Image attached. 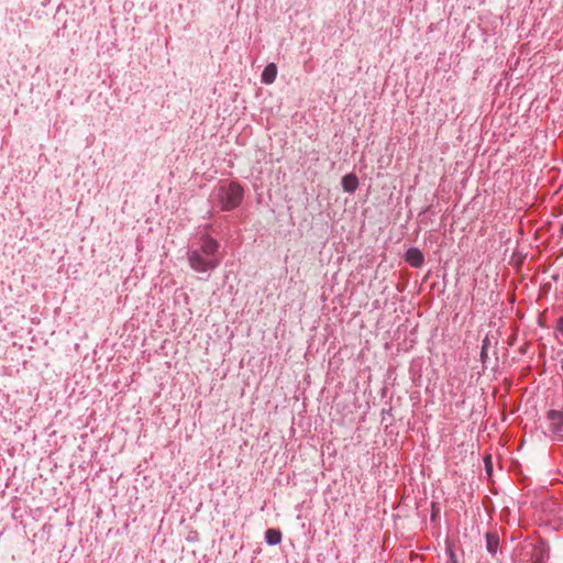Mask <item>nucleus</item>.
Segmentation results:
<instances>
[{
    "label": "nucleus",
    "mask_w": 563,
    "mask_h": 563,
    "mask_svg": "<svg viewBox=\"0 0 563 563\" xmlns=\"http://www.w3.org/2000/svg\"><path fill=\"white\" fill-rule=\"evenodd\" d=\"M220 191V202L224 210H232L236 208L241 203L244 192L243 188L236 183H231L227 187H221Z\"/></svg>",
    "instance_id": "f257e3e1"
},
{
    "label": "nucleus",
    "mask_w": 563,
    "mask_h": 563,
    "mask_svg": "<svg viewBox=\"0 0 563 563\" xmlns=\"http://www.w3.org/2000/svg\"><path fill=\"white\" fill-rule=\"evenodd\" d=\"M189 264L196 272H207L213 269L219 265V261L216 258H205L198 251H192L189 254Z\"/></svg>",
    "instance_id": "f03ea898"
},
{
    "label": "nucleus",
    "mask_w": 563,
    "mask_h": 563,
    "mask_svg": "<svg viewBox=\"0 0 563 563\" xmlns=\"http://www.w3.org/2000/svg\"><path fill=\"white\" fill-rule=\"evenodd\" d=\"M550 429L554 434L561 435L563 432V411L550 410L548 412Z\"/></svg>",
    "instance_id": "7ed1b4c3"
},
{
    "label": "nucleus",
    "mask_w": 563,
    "mask_h": 563,
    "mask_svg": "<svg viewBox=\"0 0 563 563\" xmlns=\"http://www.w3.org/2000/svg\"><path fill=\"white\" fill-rule=\"evenodd\" d=\"M406 261L413 267H420L424 258L420 250L411 247L406 252Z\"/></svg>",
    "instance_id": "20e7f679"
},
{
    "label": "nucleus",
    "mask_w": 563,
    "mask_h": 563,
    "mask_svg": "<svg viewBox=\"0 0 563 563\" xmlns=\"http://www.w3.org/2000/svg\"><path fill=\"white\" fill-rule=\"evenodd\" d=\"M548 558V548L543 543L534 545L532 551L531 563H544Z\"/></svg>",
    "instance_id": "39448f33"
},
{
    "label": "nucleus",
    "mask_w": 563,
    "mask_h": 563,
    "mask_svg": "<svg viewBox=\"0 0 563 563\" xmlns=\"http://www.w3.org/2000/svg\"><path fill=\"white\" fill-rule=\"evenodd\" d=\"M342 187L346 192H354L358 187V179L354 174H347L342 178Z\"/></svg>",
    "instance_id": "423d86ee"
},
{
    "label": "nucleus",
    "mask_w": 563,
    "mask_h": 563,
    "mask_svg": "<svg viewBox=\"0 0 563 563\" xmlns=\"http://www.w3.org/2000/svg\"><path fill=\"white\" fill-rule=\"evenodd\" d=\"M276 76H277V67L275 64L271 63L263 70L262 80L265 84H272L276 79Z\"/></svg>",
    "instance_id": "0eeeda50"
},
{
    "label": "nucleus",
    "mask_w": 563,
    "mask_h": 563,
    "mask_svg": "<svg viewBox=\"0 0 563 563\" xmlns=\"http://www.w3.org/2000/svg\"><path fill=\"white\" fill-rule=\"evenodd\" d=\"M218 242L213 239L208 238L203 241L201 245V252L207 256L213 255L218 251Z\"/></svg>",
    "instance_id": "6e6552de"
},
{
    "label": "nucleus",
    "mask_w": 563,
    "mask_h": 563,
    "mask_svg": "<svg viewBox=\"0 0 563 563\" xmlns=\"http://www.w3.org/2000/svg\"><path fill=\"white\" fill-rule=\"evenodd\" d=\"M265 540L269 545H276L282 541V532L278 529H268L265 532Z\"/></svg>",
    "instance_id": "1a4fd4ad"
},
{
    "label": "nucleus",
    "mask_w": 563,
    "mask_h": 563,
    "mask_svg": "<svg viewBox=\"0 0 563 563\" xmlns=\"http://www.w3.org/2000/svg\"><path fill=\"white\" fill-rule=\"evenodd\" d=\"M499 544V539L496 534L487 533L486 534V549L492 554H495L497 552Z\"/></svg>",
    "instance_id": "9d476101"
},
{
    "label": "nucleus",
    "mask_w": 563,
    "mask_h": 563,
    "mask_svg": "<svg viewBox=\"0 0 563 563\" xmlns=\"http://www.w3.org/2000/svg\"><path fill=\"white\" fill-rule=\"evenodd\" d=\"M488 346H489V340H488V338H485L483 340L482 352H481V358L483 362L486 361Z\"/></svg>",
    "instance_id": "9b49d317"
},
{
    "label": "nucleus",
    "mask_w": 563,
    "mask_h": 563,
    "mask_svg": "<svg viewBox=\"0 0 563 563\" xmlns=\"http://www.w3.org/2000/svg\"><path fill=\"white\" fill-rule=\"evenodd\" d=\"M484 462H485V468H486V472L488 475H490L492 473V470H493V463H492V457L490 455H487L485 459H484Z\"/></svg>",
    "instance_id": "f8f14e48"
},
{
    "label": "nucleus",
    "mask_w": 563,
    "mask_h": 563,
    "mask_svg": "<svg viewBox=\"0 0 563 563\" xmlns=\"http://www.w3.org/2000/svg\"><path fill=\"white\" fill-rule=\"evenodd\" d=\"M449 556H450V563H457V559L451 548L449 549Z\"/></svg>",
    "instance_id": "ddd939ff"
},
{
    "label": "nucleus",
    "mask_w": 563,
    "mask_h": 563,
    "mask_svg": "<svg viewBox=\"0 0 563 563\" xmlns=\"http://www.w3.org/2000/svg\"><path fill=\"white\" fill-rule=\"evenodd\" d=\"M559 328H560L561 330H563V319H561V320L559 321Z\"/></svg>",
    "instance_id": "4468645a"
}]
</instances>
